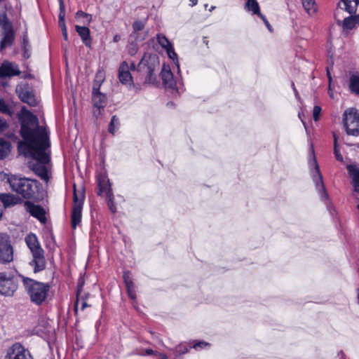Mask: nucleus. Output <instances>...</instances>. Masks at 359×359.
Instances as JSON below:
<instances>
[{"label":"nucleus","instance_id":"3","mask_svg":"<svg viewBox=\"0 0 359 359\" xmlns=\"http://www.w3.org/2000/svg\"><path fill=\"white\" fill-rule=\"evenodd\" d=\"M160 62L157 55L145 53L139 62L137 67H136L134 62H132L130 69L132 70L137 69L145 77V84L156 85L157 83L156 72L158 70Z\"/></svg>","mask_w":359,"mask_h":359},{"label":"nucleus","instance_id":"51","mask_svg":"<svg viewBox=\"0 0 359 359\" xmlns=\"http://www.w3.org/2000/svg\"><path fill=\"white\" fill-rule=\"evenodd\" d=\"M29 45V41L27 36H24L22 39V47H27Z\"/></svg>","mask_w":359,"mask_h":359},{"label":"nucleus","instance_id":"5","mask_svg":"<svg viewBox=\"0 0 359 359\" xmlns=\"http://www.w3.org/2000/svg\"><path fill=\"white\" fill-rule=\"evenodd\" d=\"M25 241L32 255V259L29 264L33 267L34 273H36L43 271L46 266L45 252L36 234L30 233L26 236Z\"/></svg>","mask_w":359,"mask_h":359},{"label":"nucleus","instance_id":"21","mask_svg":"<svg viewBox=\"0 0 359 359\" xmlns=\"http://www.w3.org/2000/svg\"><path fill=\"white\" fill-rule=\"evenodd\" d=\"M161 77L165 88L173 89L176 86V82L173 78V74L170 69H167L164 67L161 72Z\"/></svg>","mask_w":359,"mask_h":359},{"label":"nucleus","instance_id":"35","mask_svg":"<svg viewBox=\"0 0 359 359\" xmlns=\"http://www.w3.org/2000/svg\"><path fill=\"white\" fill-rule=\"evenodd\" d=\"M0 112L9 116L12 114L9 104L2 98H0Z\"/></svg>","mask_w":359,"mask_h":359},{"label":"nucleus","instance_id":"17","mask_svg":"<svg viewBox=\"0 0 359 359\" xmlns=\"http://www.w3.org/2000/svg\"><path fill=\"white\" fill-rule=\"evenodd\" d=\"M118 79L122 84L133 85V76L126 62H123L118 69Z\"/></svg>","mask_w":359,"mask_h":359},{"label":"nucleus","instance_id":"55","mask_svg":"<svg viewBox=\"0 0 359 359\" xmlns=\"http://www.w3.org/2000/svg\"><path fill=\"white\" fill-rule=\"evenodd\" d=\"M1 86H4V87H6V86H8V82H7V81H3L1 80Z\"/></svg>","mask_w":359,"mask_h":359},{"label":"nucleus","instance_id":"15","mask_svg":"<svg viewBox=\"0 0 359 359\" xmlns=\"http://www.w3.org/2000/svg\"><path fill=\"white\" fill-rule=\"evenodd\" d=\"M20 74L21 71L19 65L15 62L4 60L0 65V80L20 76Z\"/></svg>","mask_w":359,"mask_h":359},{"label":"nucleus","instance_id":"2","mask_svg":"<svg viewBox=\"0 0 359 359\" xmlns=\"http://www.w3.org/2000/svg\"><path fill=\"white\" fill-rule=\"evenodd\" d=\"M11 190L24 201H39L42 196V185L36 180L20 175L8 174L6 177Z\"/></svg>","mask_w":359,"mask_h":359},{"label":"nucleus","instance_id":"48","mask_svg":"<svg viewBox=\"0 0 359 359\" xmlns=\"http://www.w3.org/2000/svg\"><path fill=\"white\" fill-rule=\"evenodd\" d=\"M22 50H23V53H22L23 57L25 59H28L30 57V53H29L28 48L22 47Z\"/></svg>","mask_w":359,"mask_h":359},{"label":"nucleus","instance_id":"45","mask_svg":"<svg viewBox=\"0 0 359 359\" xmlns=\"http://www.w3.org/2000/svg\"><path fill=\"white\" fill-rule=\"evenodd\" d=\"M334 154H335V157L337 158V161H343V157H342V155L341 154L339 150L337 148V140L335 139L334 140Z\"/></svg>","mask_w":359,"mask_h":359},{"label":"nucleus","instance_id":"1","mask_svg":"<svg viewBox=\"0 0 359 359\" xmlns=\"http://www.w3.org/2000/svg\"><path fill=\"white\" fill-rule=\"evenodd\" d=\"M17 118L20 125V135L22 138L18 143V151L37 161L30 166L31 169L42 180L48 182L49 176L46 164L49 163L50 158L46 150L50 145L48 135L39 126L37 116L25 106H22L18 112Z\"/></svg>","mask_w":359,"mask_h":359},{"label":"nucleus","instance_id":"6","mask_svg":"<svg viewBox=\"0 0 359 359\" xmlns=\"http://www.w3.org/2000/svg\"><path fill=\"white\" fill-rule=\"evenodd\" d=\"M343 123L348 135H359V113L356 109L351 108L344 111Z\"/></svg>","mask_w":359,"mask_h":359},{"label":"nucleus","instance_id":"59","mask_svg":"<svg viewBox=\"0 0 359 359\" xmlns=\"http://www.w3.org/2000/svg\"><path fill=\"white\" fill-rule=\"evenodd\" d=\"M203 42H204L206 45H208V41H207V38H206V37H204V39H203Z\"/></svg>","mask_w":359,"mask_h":359},{"label":"nucleus","instance_id":"47","mask_svg":"<svg viewBox=\"0 0 359 359\" xmlns=\"http://www.w3.org/2000/svg\"><path fill=\"white\" fill-rule=\"evenodd\" d=\"M258 16L264 21V22L266 25V26L267 27V28L270 31H272V27H271V25L269 24V21L267 20V19L266 18V17L262 13L259 14Z\"/></svg>","mask_w":359,"mask_h":359},{"label":"nucleus","instance_id":"54","mask_svg":"<svg viewBox=\"0 0 359 359\" xmlns=\"http://www.w3.org/2000/svg\"><path fill=\"white\" fill-rule=\"evenodd\" d=\"M191 6H194L197 4L198 0H189Z\"/></svg>","mask_w":359,"mask_h":359},{"label":"nucleus","instance_id":"28","mask_svg":"<svg viewBox=\"0 0 359 359\" xmlns=\"http://www.w3.org/2000/svg\"><path fill=\"white\" fill-rule=\"evenodd\" d=\"M349 89L352 93L359 95V76L351 75L349 79Z\"/></svg>","mask_w":359,"mask_h":359},{"label":"nucleus","instance_id":"31","mask_svg":"<svg viewBox=\"0 0 359 359\" xmlns=\"http://www.w3.org/2000/svg\"><path fill=\"white\" fill-rule=\"evenodd\" d=\"M190 346L188 347L185 344H181L176 346L174 351L175 359H178L177 358L183 354L187 353L189 351Z\"/></svg>","mask_w":359,"mask_h":359},{"label":"nucleus","instance_id":"22","mask_svg":"<svg viewBox=\"0 0 359 359\" xmlns=\"http://www.w3.org/2000/svg\"><path fill=\"white\" fill-rule=\"evenodd\" d=\"M75 29L85 46L89 48L91 47L92 39L90 37V31L89 28L86 26L76 25Z\"/></svg>","mask_w":359,"mask_h":359},{"label":"nucleus","instance_id":"27","mask_svg":"<svg viewBox=\"0 0 359 359\" xmlns=\"http://www.w3.org/2000/svg\"><path fill=\"white\" fill-rule=\"evenodd\" d=\"M81 287H82V285H78L77 292H76L77 299H76V301L75 302V306H74V307H75L74 310H75L76 313H77V311H78V306H79L80 300H81V311H83L86 307L90 306V305H88L86 302V299L88 298V295H86L84 297H81V299L79 297Z\"/></svg>","mask_w":359,"mask_h":359},{"label":"nucleus","instance_id":"13","mask_svg":"<svg viewBox=\"0 0 359 359\" xmlns=\"http://www.w3.org/2000/svg\"><path fill=\"white\" fill-rule=\"evenodd\" d=\"M33 201H25L23 206L25 210L32 217L37 219L41 224H46L47 219L46 217V212L45 209L40 205H36L32 202Z\"/></svg>","mask_w":359,"mask_h":359},{"label":"nucleus","instance_id":"25","mask_svg":"<svg viewBox=\"0 0 359 359\" xmlns=\"http://www.w3.org/2000/svg\"><path fill=\"white\" fill-rule=\"evenodd\" d=\"M358 25H359V15L345 18L342 23L343 28L346 29H352Z\"/></svg>","mask_w":359,"mask_h":359},{"label":"nucleus","instance_id":"8","mask_svg":"<svg viewBox=\"0 0 359 359\" xmlns=\"http://www.w3.org/2000/svg\"><path fill=\"white\" fill-rule=\"evenodd\" d=\"M18 288V280L11 273L0 272V294L11 297Z\"/></svg>","mask_w":359,"mask_h":359},{"label":"nucleus","instance_id":"7","mask_svg":"<svg viewBox=\"0 0 359 359\" xmlns=\"http://www.w3.org/2000/svg\"><path fill=\"white\" fill-rule=\"evenodd\" d=\"M84 194L81 193L78 195L76 191V186L74 185L73 206L71 214V225L73 229H75L81 222L82 208L84 201Z\"/></svg>","mask_w":359,"mask_h":359},{"label":"nucleus","instance_id":"53","mask_svg":"<svg viewBox=\"0 0 359 359\" xmlns=\"http://www.w3.org/2000/svg\"><path fill=\"white\" fill-rule=\"evenodd\" d=\"M158 355V359H168V356L164 353H158L157 354Z\"/></svg>","mask_w":359,"mask_h":359},{"label":"nucleus","instance_id":"52","mask_svg":"<svg viewBox=\"0 0 359 359\" xmlns=\"http://www.w3.org/2000/svg\"><path fill=\"white\" fill-rule=\"evenodd\" d=\"M292 87L293 91L294 93L295 97L297 98H298L299 97V93H298L297 90L296 89V88L294 86V83L293 82L292 83Z\"/></svg>","mask_w":359,"mask_h":359},{"label":"nucleus","instance_id":"34","mask_svg":"<svg viewBox=\"0 0 359 359\" xmlns=\"http://www.w3.org/2000/svg\"><path fill=\"white\" fill-rule=\"evenodd\" d=\"M156 39L158 44L165 50L172 46L171 43L166 38V36L163 34H157Z\"/></svg>","mask_w":359,"mask_h":359},{"label":"nucleus","instance_id":"36","mask_svg":"<svg viewBox=\"0 0 359 359\" xmlns=\"http://www.w3.org/2000/svg\"><path fill=\"white\" fill-rule=\"evenodd\" d=\"M107 199V205L110 210V211L113 213H115L116 212V206L114 202V198L113 193L111 194V196H106Z\"/></svg>","mask_w":359,"mask_h":359},{"label":"nucleus","instance_id":"56","mask_svg":"<svg viewBox=\"0 0 359 359\" xmlns=\"http://www.w3.org/2000/svg\"><path fill=\"white\" fill-rule=\"evenodd\" d=\"M327 76H328V79L330 80V81H332V77H331V75H330V71L328 69H327Z\"/></svg>","mask_w":359,"mask_h":359},{"label":"nucleus","instance_id":"20","mask_svg":"<svg viewBox=\"0 0 359 359\" xmlns=\"http://www.w3.org/2000/svg\"><path fill=\"white\" fill-rule=\"evenodd\" d=\"M60 13L58 16V23L61 28L62 36L65 41L68 40L67 29L65 24V6L63 0H59Z\"/></svg>","mask_w":359,"mask_h":359},{"label":"nucleus","instance_id":"23","mask_svg":"<svg viewBox=\"0 0 359 359\" xmlns=\"http://www.w3.org/2000/svg\"><path fill=\"white\" fill-rule=\"evenodd\" d=\"M359 0H341L339 6L347 11L349 14L356 12Z\"/></svg>","mask_w":359,"mask_h":359},{"label":"nucleus","instance_id":"60","mask_svg":"<svg viewBox=\"0 0 359 359\" xmlns=\"http://www.w3.org/2000/svg\"><path fill=\"white\" fill-rule=\"evenodd\" d=\"M358 302L359 304V288L358 289Z\"/></svg>","mask_w":359,"mask_h":359},{"label":"nucleus","instance_id":"18","mask_svg":"<svg viewBox=\"0 0 359 359\" xmlns=\"http://www.w3.org/2000/svg\"><path fill=\"white\" fill-rule=\"evenodd\" d=\"M15 32L13 29L3 30L1 32V39L0 41V52L3 53L7 47L13 46L15 41Z\"/></svg>","mask_w":359,"mask_h":359},{"label":"nucleus","instance_id":"11","mask_svg":"<svg viewBox=\"0 0 359 359\" xmlns=\"http://www.w3.org/2000/svg\"><path fill=\"white\" fill-rule=\"evenodd\" d=\"M15 92L22 102L27 103L30 107H36L37 105L35 94L32 88L29 84L18 85Z\"/></svg>","mask_w":359,"mask_h":359},{"label":"nucleus","instance_id":"41","mask_svg":"<svg viewBox=\"0 0 359 359\" xmlns=\"http://www.w3.org/2000/svg\"><path fill=\"white\" fill-rule=\"evenodd\" d=\"M123 280H124V283H125L126 285L133 283V280H132V277H131V273H130V271H125V272H123Z\"/></svg>","mask_w":359,"mask_h":359},{"label":"nucleus","instance_id":"33","mask_svg":"<svg viewBox=\"0 0 359 359\" xmlns=\"http://www.w3.org/2000/svg\"><path fill=\"white\" fill-rule=\"evenodd\" d=\"M347 170L352 181L359 180V168L355 165H347Z\"/></svg>","mask_w":359,"mask_h":359},{"label":"nucleus","instance_id":"12","mask_svg":"<svg viewBox=\"0 0 359 359\" xmlns=\"http://www.w3.org/2000/svg\"><path fill=\"white\" fill-rule=\"evenodd\" d=\"M4 359H34L29 351L19 342L10 346L4 356Z\"/></svg>","mask_w":359,"mask_h":359},{"label":"nucleus","instance_id":"10","mask_svg":"<svg viewBox=\"0 0 359 359\" xmlns=\"http://www.w3.org/2000/svg\"><path fill=\"white\" fill-rule=\"evenodd\" d=\"M13 259V250L10 238L6 233H0V262L9 263Z\"/></svg>","mask_w":359,"mask_h":359},{"label":"nucleus","instance_id":"14","mask_svg":"<svg viewBox=\"0 0 359 359\" xmlns=\"http://www.w3.org/2000/svg\"><path fill=\"white\" fill-rule=\"evenodd\" d=\"M310 166H313V168H311V175L312 179L316 184V189L318 190L323 198H327V194L323 183V176L320 173L318 164L314 155L312 161L310 163Z\"/></svg>","mask_w":359,"mask_h":359},{"label":"nucleus","instance_id":"32","mask_svg":"<svg viewBox=\"0 0 359 359\" xmlns=\"http://www.w3.org/2000/svg\"><path fill=\"white\" fill-rule=\"evenodd\" d=\"M119 119L117 116L114 115L111 117V121L109 124V132L114 135L119 126Z\"/></svg>","mask_w":359,"mask_h":359},{"label":"nucleus","instance_id":"38","mask_svg":"<svg viewBox=\"0 0 359 359\" xmlns=\"http://www.w3.org/2000/svg\"><path fill=\"white\" fill-rule=\"evenodd\" d=\"M126 287L128 297L131 299L135 300L136 299V292H135V287L134 283L130 284V285H126Z\"/></svg>","mask_w":359,"mask_h":359},{"label":"nucleus","instance_id":"57","mask_svg":"<svg viewBox=\"0 0 359 359\" xmlns=\"http://www.w3.org/2000/svg\"><path fill=\"white\" fill-rule=\"evenodd\" d=\"M118 40H119V36H118V35L114 36V39H113V41H114V42H118Z\"/></svg>","mask_w":359,"mask_h":359},{"label":"nucleus","instance_id":"40","mask_svg":"<svg viewBox=\"0 0 359 359\" xmlns=\"http://www.w3.org/2000/svg\"><path fill=\"white\" fill-rule=\"evenodd\" d=\"M145 27V23L141 20H136L133 24V29L134 32H137L142 30Z\"/></svg>","mask_w":359,"mask_h":359},{"label":"nucleus","instance_id":"26","mask_svg":"<svg viewBox=\"0 0 359 359\" xmlns=\"http://www.w3.org/2000/svg\"><path fill=\"white\" fill-rule=\"evenodd\" d=\"M245 9L247 11L252 12L253 15H259L261 14L259 5L257 0H247Z\"/></svg>","mask_w":359,"mask_h":359},{"label":"nucleus","instance_id":"46","mask_svg":"<svg viewBox=\"0 0 359 359\" xmlns=\"http://www.w3.org/2000/svg\"><path fill=\"white\" fill-rule=\"evenodd\" d=\"M7 128L8 123L0 116V133L4 132Z\"/></svg>","mask_w":359,"mask_h":359},{"label":"nucleus","instance_id":"42","mask_svg":"<svg viewBox=\"0 0 359 359\" xmlns=\"http://www.w3.org/2000/svg\"><path fill=\"white\" fill-rule=\"evenodd\" d=\"M209 346H210V344L208 343L201 341H198V342L194 343L192 346H190V348L198 349V348H204Z\"/></svg>","mask_w":359,"mask_h":359},{"label":"nucleus","instance_id":"49","mask_svg":"<svg viewBox=\"0 0 359 359\" xmlns=\"http://www.w3.org/2000/svg\"><path fill=\"white\" fill-rule=\"evenodd\" d=\"M352 184L354 191L359 193V180L352 181Z\"/></svg>","mask_w":359,"mask_h":359},{"label":"nucleus","instance_id":"39","mask_svg":"<svg viewBox=\"0 0 359 359\" xmlns=\"http://www.w3.org/2000/svg\"><path fill=\"white\" fill-rule=\"evenodd\" d=\"M76 18H86L87 22H88V24H90V22L92 21V15L90 14L85 13V12H83L82 11H78L76 12Z\"/></svg>","mask_w":359,"mask_h":359},{"label":"nucleus","instance_id":"9","mask_svg":"<svg viewBox=\"0 0 359 359\" xmlns=\"http://www.w3.org/2000/svg\"><path fill=\"white\" fill-rule=\"evenodd\" d=\"M100 83H94L92 91V101L93 107L96 108L93 111L95 116L97 117L101 114V109H103L107 104V95L100 91Z\"/></svg>","mask_w":359,"mask_h":359},{"label":"nucleus","instance_id":"37","mask_svg":"<svg viewBox=\"0 0 359 359\" xmlns=\"http://www.w3.org/2000/svg\"><path fill=\"white\" fill-rule=\"evenodd\" d=\"M166 51H167V53H168V57L172 60L173 61H176V65L177 67V68L179 69L180 66H179V63H178V60H177V53L175 52L174 50V48L172 47V46H171L170 47H169L168 48L166 49Z\"/></svg>","mask_w":359,"mask_h":359},{"label":"nucleus","instance_id":"19","mask_svg":"<svg viewBox=\"0 0 359 359\" xmlns=\"http://www.w3.org/2000/svg\"><path fill=\"white\" fill-rule=\"evenodd\" d=\"M0 201L4 207H12L18 204L22 203L25 201L20 197L13 194H0Z\"/></svg>","mask_w":359,"mask_h":359},{"label":"nucleus","instance_id":"50","mask_svg":"<svg viewBox=\"0 0 359 359\" xmlns=\"http://www.w3.org/2000/svg\"><path fill=\"white\" fill-rule=\"evenodd\" d=\"M145 354L146 355H157L158 354V352L156 351H153L152 349L151 348H147L145 350Z\"/></svg>","mask_w":359,"mask_h":359},{"label":"nucleus","instance_id":"16","mask_svg":"<svg viewBox=\"0 0 359 359\" xmlns=\"http://www.w3.org/2000/svg\"><path fill=\"white\" fill-rule=\"evenodd\" d=\"M97 182L98 186L97 195L101 196L104 193L106 196H110L113 192L107 176L104 173L100 174L97 177Z\"/></svg>","mask_w":359,"mask_h":359},{"label":"nucleus","instance_id":"61","mask_svg":"<svg viewBox=\"0 0 359 359\" xmlns=\"http://www.w3.org/2000/svg\"><path fill=\"white\" fill-rule=\"evenodd\" d=\"M215 8V6H211V8H210V11H212L213 9Z\"/></svg>","mask_w":359,"mask_h":359},{"label":"nucleus","instance_id":"43","mask_svg":"<svg viewBox=\"0 0 359 359\" xmlns=\"http://www.w3.org/2000/svg\"><path fill=\"white\" fill-rule=\"evenodd\" d=\"M321 107L320 106H315L313 109V117L314 121H317L319 119V116L321 112Z\"/></svg>","mask_w":359,"mask_h":359},{"label":"nucleus","instance_id":"29","mask_svg":"<svg viewBox=\"0 0 359 359\" xmlns=\"http://www.w3.org/2000/svg\"><path fill=\"white\" fill-rule=\"evenodd\" d=\"M303 7L309 15H312L316 11L315 0H302Z\"/></svg>","mask_w":359,"mask_h":359},{"label":"nucleus","instance_id":"24","mask_svg":"<svg viewBox=\"0 0 359 359\" xmlns=\"http://www.w3.org/2000/svg\"><path fill=\"white\" fill-rule=\"evenodd\" d=\"M11 150V144L8 140L0 137V160L8 156Z\"/></svg>","mask_w":359,"mask_h":359},{"label":"nucleus","instance_id":"58","mask_svg":"<svg viewBox=\"0 0 359 359\" xmlns=\"http://www.w3.org/2000/svg\"><path fill=\"white\" fill-rule=\"evenodd\" d=\"M25 79H32L33 78V76L32 74H28V75H25L23 76Z\"/></svg>","mask_w":359,"mask_h":359},{"label":"nucleus","instance_id":"44","mask_svg":"<svg viewBox=\"0 0 359 359\" xmlns=\"http://www.w3.org/2000/svg\"><path fill=\"white\" fill-rule=\"evenodd\" d=\"M138 50V47L135 43H131L128 47V54L130 55H135Z\"/></svg>","mask_w":359,"mask_h":359},{"label":"nucleus","instance_id":"4","mask_svg":"<svg viewBox=\"0 0 359 359\" xmlns=\"http://www.w3.org/2000/svg\"><path fill=\"white\" fill-rule=\"evenodd\" d=\"M22 283L32 303L41 306L46 301L50 290V285L48 283L39 282L22 276Z\"/></svg>","mask_w":359,"mask_h":359},{"label":"nucleus","instance_id":"30","mask_svg":"<svg viewBox=\"0 0 359 359\" xmlns=\"http://www.w3.org/2000/svg\"><path fill=\"white\" fill-rule=\"evenodd\" d=\"M0 27L2 31L13 29V25L8 20L6 13L0 15Z\"/></svg>","mask_w":359,"mask_h":359}]
</instances>
